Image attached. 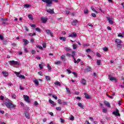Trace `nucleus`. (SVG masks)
Masks as SVG:
<instances>
[{
	"label": "nucleus",
	"mask_w": 124,
	"mask_h": 124,
	"mask_svg": "<svg viewBox=\"0 0 124 124\" xmlns=\"http://www.w3.org/2000/svg\"><path fill=\"white\" fill-rule=\"evenodd\" d=\"M13 98H16V95L15 94H13L12 95Z\"/></svg>",
	"instance_id": "obj_63"
},
{
	"label": "nucleus",
	"mask_w": 124,
	"mask_h": 124,
	"mask_svg": "<svg viewBox=\"0 0 124 124\" xmlns=\"http://www.w3.org/2000/svg\"><path fill=\"white\" fill-rule=\"evenodd\" d=\"M108 77H109L110 81H116V78L114 77H110V75L108 76Z\"/></svg>",
	"instance_id": "obj_21"
},
{
	"label": "nucleus",
	"mask_w": 124,
	"mask_h": 124,
	"mask_svg": "<svg viewBox=\"0 0 124 124\" xmlns=\"http://www.w3.org/2000/svg\"><path fill=\"white\" fill-rule=\"evenodd\" d=\"M108 20L110 25H113V24H114V21H113V19L108 17Z\"/></svg>",
	"instance_id": "obj_15"
},
{
	"label": "nucleus",
	"mask_w": 124,
	"mask_h": 124,
	"mask_svg": "<svg viewBox=\"0 0 124 124\" xmlns=\"http://www.w3.org/2000/svg\"><path fill=\"white\" fill-rule=\"evenodd\" d=\"M91 16H92V17H93V18H95L96 17V15H95V14L94 13H92L91 14Z\"/></svg>",
	"instance_id": "obj_46"
},
{
	"label": "nucleus",
	"mask_w": 124,
	"mask_h": 124,
	"mask_svg": "<svg viewBox=\"0 0 124 124\" xmlns=\"http://www.w3.org/2000/svg\"><path fill=\"white\" fill-rule=\"evenodd\" d=\"M101 62V60H97V65H100V63Z\"/></svg>",
	"instance_id": "obj_30"
},
{
	"label": "nucleus",
	"mask_w": 124,
	"mask_h": 124,
	"mask_svg": "<svg viewBox=\"0 0 124 124\" xmlns=\"http://www.w3.org/2000/svg\"><path fill=\"white\" fill-rule=\"evenodd\" d=\"M55 85H56V86H61V83H60V82L57 81L54 83Z\"/></svg>",
	"instance_id": "obj_33"
},
{
	"label": "nucleus",
	"mask_w": 124,
	"mask_h": 124,
	"mask_svg": "<svg viewBox=\"0 0 124 124\" xmlns=\"http://www.w3.org/2000/svg\"><path fill=\"white\" fill-rule=\"evenodd\" d=\"M39 66L41 69H43V65L42 64H39Z\"/></svg>",
	"instance_id": "obj_49"
},
{
	"label": "nucleus",
	"mask_w": 124,
	"mask_h": 124,
	"mask_svg": "<svg viewBox=\"0 0 124 124\" xmlns=\"http://www.w3.org/2000/svg\"><path fill=\"white\" fill-rule=\"evenodd\" d=\"M113 115H115V116H121V114H120V112L119 111V109L118 108H116V110L113 111Z\"/></svg>",
	"instance_id": "obj_5"
},
{
	"label": "nucleus",
	"mask_w": 124,
	"mask_h": 124,
	"mask_svg": "<svg viewBox=\"0 0 124 124\" xmlns=\"http://www.w3.org/2000/svg\"><path fill=\"white\" fill-rule=\"evenodd\" d=\"M2 73L3 75V76H4V77H7V76H8V72H6V71H2Z\"/></svg>",
	"instance_id": "obj_16"
},
{
	"label": "nucleus",
	"mask_w": 124,
	"mask_h": 124,
	"mask_svg": "<svg viewBox=\"0 0 124 124\" xmlns=\"http://www.w3.org/2000/svg\"><path fill=\"white\" fill-rule=\"evenodd\" d=\"M59 39L60 40H62V41H66V38L65 37H60Z\"/></svg>",
	"instance_id": "obj_25"
},
{
	"label": "nucleus",
	"mask_w": 124,
	"mask_h": 124,
	"mask_svg": "<svg viewBox=\"0 0 124 124\" xmlns=\"http://www.w3.org/2000/svg\"><path fill=\"white\" fill-rule=\"evenodd\" d=\"M78 106H79V107H80V108H81V109H84V106H83V105H82V103H78Z\"/></svg>",
	"instance_id": "obj_22"
},
{
	"label": "nucleus",
	"mask_w": 124,
	"mask_h": 124,
	"mask_svg": "<svg viewBox=\"0 0 124 124\" xmlns=\"http://www.w3.org/2000/svg\"><path fill=\"white\" fill-rule=\"evenodd\" d=\"M42 1L46 2V7H52V3H53V0H42Z\"/></svg>",
	"instance_id": "obj_2"
},
{
	"label": "nucleus",
	"mask_w": 124,
	"mask_h": 124,
	"mask_svg": "<svg viewBox=\"0 0 124 124\" xmlns=\"http://www.w3.org/2000/svg\"><path fill=\"white\" fill-rule=\"evenodd\" d=\"M34 105L35 106H37L38 105V102H37V101H35L34 102Z\"/></svg>",
	"instance_id": "obj_52"
},
{
	"label": "nucleus",
	"mask_w": 124,
	"mask_h": 124,
	"mask_svg": "<svg viewBox=\"0 0 124 124\" xmlns=\"http://www.w3.org/2000/svg\"><path fill=\"white\" fill-rule=\"evenodd\" d=\"M24 114L25 115V117L28 120H30L31 119V117H30V114L28 111L24 112Z\"/></svg>",
	"instance_id": "obj_10"
},
{
	"label": "nucleus",
	"mask_w": 124,
	"mask_h": 124,
	"mask_svg": "<svg viewBox=\"0 0 124 124\" xmlns=\"http://www.w3.org/2000/svg\"><path fill=\"white\" fill-rule=\"evenodd\" d=\"M46 12H48V13H50V14H54L55 12H54V9L52 10L51 9H46Z\"/></svg>",
	"instance_id": "obj_9"
},
{
	"label": "nucleus",
	"mask_w": 124,
	"mask_h": 124,
	"mask_svg": "<svg viewBox=\"0 0 124 124\" xmlns=\"http://www.w3.org/2000/svg\"><path fill=\"white\" fill-rule=\"evenodd\" d=\"M118 36L119 37H124V36L123 35V34H122V33H119L118 35Z\"/></svg>",
	"instance_id": "obj_59"
},
{
	"label": "nucleus",
	"mask_w": 124,
	"mask_h": 124,
	"mask_svg": "<svg viewBox=\"0 0 124 124\" xmlns=\"http://www.w3.org/2000/svg\"><path fill=\"white\" fill-rule=\"evenodd\" d=\"M61 60H62V61L65 62V55H62V56H61Z\"/></svg>",
	"instance_id": "obj_24"
},
{
	"label": "nucleus",
	"mask_w": 124,
	"mask_h": 124,
	"mask_svg": "<svg viewBox=\"0 0 124 124\" xmlns=\"http://www.w3.org/2000/svg\"><path fill=\"white\" fill-rule=\"evenodd\" d=\"M19 88H20V90H21V91H24V87H23L22 86H19Z\"/></svg>",
	"instance_id": "obj_62"
},
{
	"label": "nucleus",
	"mask_w": 124,
	"mask_h": 124,
	"mask_svg": "<svg viewBox=\"0 0 124 124\" xmlns=\"http://www.w3.org/2000/svg\"><path fill=\"white\" fill-rule=\"evenodd\" d=\"M61 61H58L57 62H55V64H57V65L61 64Z\"/></svg>",
	"instance_id": "obj_41"
},
{
	"label": "nucleus",
	"mask_w": 124,
	"mask_h": 124,
	"mask_svg": "<svg viewBox=\"0 0 124 124\" xmlns=\"http://www.w3.org/2000/svg\"><path fill=\"white\" fill-rule=\"evenodd\" d=\"M28 18L30 19V20H33V18L32 17V15H28Z\"/></svg>",
	"instance_id": "obj_28"
},
{
	"label": "nucleus",
	"mask_w": 124,
	"mask_h": 124,
	"mask_svg": "<svg viewBox=\"0 0 124 124\" xmlns=\"http://www.w3.org/2000/svg\"><path fill=\"white\" fill-rule=\"evenodd\" d=\"M0 39L1 40H3V36L1 34L0 35Z\"/></svg>",
	"instance_id": "obj_60"
},
{
	"label": "nucleus",
	"mask_w": 124,
	"mask_h": 124,
	"mask_svg": "<svg viewBox=\"0 0 124 124\" xmlns=\"http://www.w3.org/2000/svg\"><path fill=\"white\" fill-rule=\"evenodd\" d=\"M66 56H67V57H69L70 58V57H72V55L70 53H67L66 54Z\"/></svg>",
	"instance_id": "obj_48"
},
{
	"label": "nucleus",
	"mask_w": 124,
	"mask_h": 124,
	"mask_svg": "<svg viewBox=\"0 0 124 124\" xmlns=\"http://www.w3.org/2000/svg\"><path fill=\"white\" fill-rule=\"evenodd\" d=\"M73 74H74L75 77H77V76H78L77 73H76V72H73Z\"/></svg>",
	"instance_id": "obj_61"
},
{
	"label": "nucleus",
	"mask_w": 124,
	"mask_h": 124,
	"mask_svg": "<svg viewBox=\"0 0 124 124\" xmlns=\"http://www.w3.org/2000/svg\"><path fill=\"white\" fill-rule=\"evenodd\" d=\"M49 103L51 104H54V103H55V102L54 101H53L51 99H49Z\"/></svg>",
	"instance_id": "obj_58"
},
{
	"label": "nucleus",
	"mask_w": 124,
	"mask_h": 124,
	"mask_svg": "<svg viewBox=\"0 0 124 124\" xmlns=\"http://www.w3.org/2000/svg\"><path fill=\"white\" fill-rule=\"evenodd\" d=\"M117 48H118V50H121V49H122L121 44L117 45Z\"/></svg>",
	"instance_id": "obj_27"
},
{
	"label": "nucleus",
	"mask_w": 124,
	"mask_h": 124,
	"mask_svg": "<svg viewBox=\"0 0 124 124\" xmlns=\"http://www.w3.org/2000/svg\"><path fill=\"white\" fill-rule=\"evenodd\" d=\"M69 37H77V33H76V32H73L71 34L69 35Z\"/></svg>",
	"instance_id": "obj_7"
},
{
	"label": "nucleus",
	"mask_w": 124,
	"mask_h": 124,
	"mask_svg": "<svg viewBox=\"0 0 124 124\" xmlns=\"http://www.w3.org/2000/svg\"><path fill=\"white\" fill-rule=\"evenodd\" d=\"M78 23V20H73L72 22V26H76V25H77Z\"/></svg>",
	"instance_id": "obj_17"
},
{
	"label": "nucleus",
	"mask_w": 124,
	"mask_h": 124,
	"mask_svg": "<svg viewBox=\"0 0 124 124\" xmlns=\"http://www.w3.org/2000/svg\"><path fill=\"white\" fill-rule=\"evenodd\" d=\"M29 36H33L34 35H36V33H35L34 32L33 34L31 33H30L29 34Z\"/></svg>",
	"instance_id": "obj_34"
},
{
	"label": "nucleus",
	"mask_w": 124,
	"mask_h": 124,
	"mask_svg": "<svg viewBox=\"0 0 124 124\" xmlns=\"http://www.w3.org/2000/svg\"><path fill=\"white\" fill-rule=\"evenodd\" d=\"M36 47H37V48H39V49H40L41 50H43V47H42V46H41L38 45H36Z\"/></svg>",
	"instance_id": "obj_32"
},
{
	"label": "nucleus",
	"mask_w": 124,
	"mask_h": 124,
	"mask_svg": "<svg viewBox=\"0 0 124 124\" xmlns=\"http://www.w3.org/2000/svg\"><path fill=\"white\" fill-rule=\"evenodd\" d=\"M24 51L25 52V53H28V52H29V51L28 50V49L26 47H24Z\"/></svg>",
	"instance_id": "obj_55"
},
{
	"label": "nucleus",
	"mask_w": 124,
	"mask_h": 124,
	"mask_svg": "<svg viewBox=\"0 0 124 124\" xmlns=\"http://www.w3.org/2000/svg\"><path fill=\"white\" fill-rule=\"evenodd\" d=\"M15 74H16V75L17 76V77H19L20 76H19V75H20V73H19V72H16L15 73Z\"/></svg>",
	"instance_id": "obj_51"
},
{
	"label": "nucleus",
	"mask_w": 124,
	"mask_h": 124,
	"mask_svg": "<svg viewBox=\"0 0 124 124\" xmlns=\"http://www.w3.org/2000/svg\"><path fill=\"white\" fill-rule=\"evenodd\" d=\"M47 20L48 19L46 17H44L43 16L41 17V21L42 23H45L47 22Z\"/></svg>",
	"instance_id": "obj_11"
},
{
	"label": "nucleus",
	"mask_w": 124,
	"mask_h": 124,
	"mask_svg": "<svg viewBox=\"0 0 124 124\" xmlns=\"http://www.w3.org/2000/svg\"><path fill=\"white\" fill-rule=\"evenodd\" d=\"M70 120L71 121H74V116L73 115L70 116Z\"/></svg>",
	"instance_id": "obj_38"
},
{
	"label": "nucleus",
	"mask_w": 124,
	"mask_h": 124,
	"mask_svg": "<svg viewBox=\"0 0 124 124\" xmlns=\"http://www.w3.org/2000/svg\"><path fill=\"white\" fill-rule=\"evenodd\" d=\"M45 78L46 79V81H51V78L49 76H46Z\"/></svg>",
	"instance_id": "obj_26"
},
{
	"label": "nucleus",
	"mask_w": 124,
	"mask_h": 124,
	"mask_svg": "<svg viewBox=\"0 0 124 124\" xmlns=\"http://www.w3.org/2000/svg\"><path fill=\"white\" fill-rule=\"evenodd\" d=\"M22 41L24 43V44L25 45H28V44H29V43H30V42H29V41H28V40H27L26 39H23L22 40Z\"/></svg>",
	"instance_id": "obj_14"
},
{
	"label": "nucleus",
	"mask_w": 124,
	"mask_h": 124,
	"mask_svg": "<svg viewBox=\"0 0 124 124\" xmlns=\"http://www.w3.org/2000/svg\"><path fill=\"white\" fill-rule=\"evenodd\" d=\"M72 57L73 59H74V58H75V56L76 55V52L75 51H73L72 52Z\"/></svg>",
	"instance_id": "obj_23"
},
{
	"label": "nucleus",
	"mask_w": 124,
	"mask_h": 124,
	"mask_svg": "<svg viewBox=\"0 0 124 124\" xmlns=\"http://www.w3.org/2000/svg\"><path fill=\"white\" fill-rule=\"evenodd\" d=\"M9 63L10 65H20V62L14 60L9 61Z\"/></svg>",
	"instance_id": "obj_3"
},
{
	"label": "nucleus",
	"mask_w": 124,
	"mask_h": 124,
	"mask_svg": "<svg viewBox=\"0 0 124 124\" xmlns=\"http://www.w3.org/2000/svg\"><path fill=\"white\" fill-rule=\"evenodd\" d=\"M84 13L85 14H89V10L88 9L84 10Z\"/></svg>",
	"instance_id": "obj_47"
},
{
	"label": "nucleus",
	"mask_w": 124,
	"mask_h": 124,
	"mask_svg": "<svg viewBox=\"0 0 124 124\" xmlns=\"http://www.w3.org/2000/svg\"><path fill=\"white\" fill-rule=\"evenodd\" d=\"M60 121H61V123H62V124H64V119H63L62 118H61Z\"/></svg>",
	"instance_id": "obj_45"
},
{
	"label": "nucleus",
	"mask_w": 124,
	"mask_h": 124,
	"mask_svg": "<svg viewBox=\"0 0 124 124\" xmlns=\"http://www.w3.org/2000/svg\"><path fill=\"white\" fill-rule=\"evenodd\" d=\"M33 83H34L36 86H39V82L37 79H35L33 81Z\"/></svg>",
	"instance_id": "obj_18"
},
{
	"label": "nucleus",
	"mask_w": 124,
	"mask_h": 124,
	"mask_svg": "<svg viewBox=\"0 0 124 124\" xmlns=\"http://www.w3.org/2000/svg\"><path fill=\"white\" fill-rule=\"evenodd\" d=\"M30 41H31V43H33V42H34V40L33 39V38H31L30 39Z\"/></svg>",
	"instance_id": "obj_53"
},
{
	"label": "nucleus",
	"mask_w": 124,
	"mask_h": 124,
	"mask_svg": "<svg viewBox=\"0 0 124 124\" xmlns=\"http://www.w3.org/2000/svg\"><path fill=\"white\" fill-rule=\"evenodd\" d=\"M73 48L74 49V50H75L77 48V45L74 44L73 45Z\"/></svg>",
	"instance_id": "obj_37"
},
{
	"label": "nucleus",
	"mask_w": 124,
	"mask_h": 124,
	"mask_svg": "<svg viewBox=\"0 0 124 124\" xmlns=\"http://www.w3.org/2000/svg\"><path fill=\"white\" fill-rule=\"evenodd\" d=\"M65 50L67 52H68V51H71V49L69 47H66Z\"/></svg>",
	"instance_id": "obj_50"
},
{
	"label": "nucleus",
	"mask_w": 124,
	"mask_h": 124,
	"mask_svg": "<svg viewBox=\"0 0 124 124\" xmlns=\"http://www.w3.org/2000/svg\"><path fill=\"white\" fill-rule=\"evenodd\" d=\"M23 97H24V100L26 102H28V103H30L31 102V100H30V96L27 95H24Z\"/></svg>",
	"instance_id": "obj_4"
},
{
	"label": "nucleus",
	"mask_w": 124,
	"mask_h": 124,
	"mask_svg": "<svg viewBox=\"0 0 124 124\" xmlns=\"http://www.w3.org/2000/svg\"><path fill=\"white\" fill-rule=\"evenodd\" d=\"M58 102L59 103V104H62V100H61V99H59L58 100Z\"/></svg>",
	"instance_id": "obj_56"
},
{
	"label": "nucleus",
	"mask_w": 124,
	"mask_h": 124,
	"mask_svg": "<svg viewBox=\"0 0 124 124\" xmlns=\"http://www.w3.org/2000/svg\"><path fill=\"white\" fill-rule=\"evenodd\" d=\"M1 20L3 21V22H6V21H8V19H7V18H1Z\"/></svg>",
	"instance_id": "obj_42"
},
{
	"label": "nucleus",
	"mask_w": 124,
	"mask_h": 124,
	"mask_svg": "<svg viewBox=\"0 0 124 124\" xmlns=\"http://www.w3.org/2000/svg\"><path fill=\"white\" fill-rule=\"evenodd\" d=\"M56 110H57V111H61L62 110V108L58 107H56Z\"/></svg>",
	"instance_id": "obj_36"
},
{
	"label": "nucleus",
	"mask_w": 124,
	"mask_h": 124,
	"mask_svg": "<svg viewBox=\"0 0 124 124\" xmlns=\"http://www.w3.org/2000/svg\"><path fill=\"white\" fill-rule=\"evenodd\" d=\"M84 95L85 96V98H87V99H90V98H91V96H90V95L88 94V93H84Z\"/></svg>",
	"instance_id": "obj_20"
},
{
	"label": "nucleus",
	"mask_w": 124,
	"mask_h": 124,
	"mask_svg": "<svg viewBox=\"0 0 124 124\" xmlns=\"http://www.w3.org/2000/svg\"><path fill=\"white\" fill-rule=\"evenodd\" d=\"M46 31L47 33V34H49L51 37H53L54 36V34L51 32V31L50 30H46Z\"/></svg>",
	"instance_id": "obj_6"
},
{
	"label": "nucleus",
	"mask_w": 124,
	"mask_h": 124,
	"mask_svg": "<svg viewBox=\"0 0 124 124\" xmlns=\"http://www.w3.org/2000/svg\"><path fill=\"white\" fill-rule=\"evenodd\" d=\"M106 112H107V108H103V113H106Z\"/></svg>",
	"instance_id": "obj_54"
},
{
	"label": "nucleus",
	"mask_w": 124,
	"mask_h": 124,
	"mask_svg": "<svg viewBox=\"0 0 124 124\" xmlns=\"http://www.w3.org/2000/svg\"><path fill=\"white\" fill-rule=\"evenodd\" d=\"M103 50L105 51V52H107V51H108V48H107V47L105 46V47H104L103 48Z\"/></svg>",
	"instance_id": "obj_40"
},
{
	"label": "nucleus",
	"mask_w": 124,
	"mask_h": 124,
	"mask_svg": "<svg viewBox=\"0 0 124 124\" xmlns=\"http://www.w3.org/2000/svg\"><path fill=\"white\" fill-rule=\"evenodd\" d=\"M36 31H37L38 32H41V30H40V29H39L38 27L36 28Z\"/></svg>",
	"instance_id": "obj_39"
},
{
	"label": "nucleus",
	"mask_w": 124,
	"mask_h": 124,
	"mask_svg": "<svg viewBox=\"0 0 124 124\" xmlns=\"http://www.w3.org/2000/svg\"><path fill=\"white\" fill-rule=\"evenodd\" d=\"M66 90L68 93H69V94H71V92H70V90H69V88L66 87Z\"/></svg>",
	"instance_id": "obj_29"
},
{
	"label": "nucleus",
	"mask_w": 124,
	"mask_h": 124,
	"mask_svg": "<svg viewBox=\"0 0 124 124\" xmlns=\"http://www.w3.org/2000/svg\"><path fill=\"white\" fill-rule=\"evenodd\" d=\"M80 83L82 84L83 86H86V85H87V80L84 78H83L81 79Z\"/></svg>",
	"instance_id": "obj_12"
},
{
	"label": "nucleus",
	"mask_w": 124,
	"mask_h": 124,
	"mask_svg": "<svg viewBox=\"0 0 124 124\" xmlns=\"http://www.w3.org/2000/svg\"><path fill=\"white\" fill-rule=\"evenodd\" d=\"M104 104H105V105L107 106V107H108V108H111V105H110V103L108 102L107 101H105L104 102Z\"/></svg>",
	"instance_id": "obj_8"
},
{
	"label": "nucleus",
	"mask_w": 124,
	"mask_h": 124,
	"mask_svg": "<svg viewBox=\"0 0 124 124\" xmlns=\"http://www.w3.org/2000/svg\"><path fill=\"white\" fill-rule=\"evenodd\" d=\"M92 70L91 67H87V68L85 69V72H90Z\"/></svg>",
	"instance_id": "obj_19"
},
{
	"label": "nucleus",
	"mask_w": 124,
	"mask_h": 124,
	"mask_svg": "<svg viewBox=\"0 0 124 124\" xmlns=\"http://www.w3.org/2000/svg\"><path fill=\"white\" fill-rule=\"evenodd\" d=\"M2 106H5L7 108H9V109H13L16 107V106L13 104L10 100L8 98L6 99L4 101H3V103L1 104Z\"/></svg>",
	"instance_id": "obj_1"
},
{
	"label": "nucleus",
	"mask_w": 124,
	"mask_h": 124,
	"mask_svg": "<svg viewBox=\"0 0 124 124\" xmlns=\"http://www.w3.org/2000/svg\"><path fill=\"white\" fill-rule=\"evenodd\" d=\"M19 78H21L22 79H26V77H25V76L22 75H20L19 76Z\"/></svg>",
	"instance_id": "obj_31"
},
{
	"label": "nucleus",
	"mask_w": 124,
	"mask_h": 124,
	"mask_svg": "<svg viewBox=\"0 0 124 124\" xmlns=\"http://www.w3.org/2000/svg\"><path fill=\"white\" fill-rule=\"evenodd\" d=\"M66 71L68 72V74H70V73H71V71L70 70L67 69Z\"/></svg>",
	"instance_id": "obj_64"
},
{
	"label": "nucleus",
	"mask_w": 124,
	"mask_h": 124,
	"mask_svg": "<svg viewBox=\"0 0 124 124\" xmlns=\"http://www.w3.org/2000/svg\"><path fill=\"white\" fill-rule=\"evenodd\" d=\"M91 9L92 10H93V11L94 12H95V13H97V11H96V10H95V9L93 8V7H91Z\"/></svg>",
	"instance_id": "obj_43"
},
{
	"label": "nucleus",
	"mask_w": 124,
	"mask_h": 124,
	"mask_svg": "<svg viewBox=\"0 0 124 124\" xmlns=\"http://www.w3.org/2000/svg\"><path fill=\"white\" fill-rule=\"evenodd\" d=\"M115 43L116 44L119 45V44H122V40L119 39H116L115 40Z\"/></svg>",
	"instance_id": "obj_13"
},
{
	"label": "nucleus",
	"mask_w": 124,
	"mask_h": 124,
	"mask_svg": "<svg viewBox=\"0 0 124 124\" xmlns=\"http://www.w3.org/2000/svg\"><path fill=\"white\" fill-rule=\"evenodd\" d=\"M52 97L53 98H54L55 99H56V100H57V99H58V97L56 96V95H53Z\"/></svg>",
	"instance_id": "obj_57"
},
{
	"label": "nucleus",
	"mask_w": 124,
	"mask_h": 124,
	"mask_svg": "<svg viewBox=\"0 0 124 124\" xmlns=\"http://www.w3.org/2000/svg\"><path fill=\"white\" fill-rule=\"evenodd\" d=\"M47 67L48 70H51V69H52V67L49 64H47Z\"/></svg>",
	"instance_id": "obj_44"
},
{
	"label": "nucleus",
	"mask_w": 124,
	"mask_h": 124,
	"mask_svg": "<svg viewBox=\"0 0 124 124\" xmlns=\"http://www.w3.org/2000/svg\"><path fill=\"white\" fill-rule=\"evenodd\" d=\"M31 5H29L28 4H26L24 5V7L26 8H29V7H30Z\"/></svg>",
	"instance_id": "obj_35"
}]
</instances>
